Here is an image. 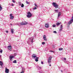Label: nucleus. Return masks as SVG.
<instances>
[{
  "label": "nucleus",
  "mask_w": 73,
  "mask_h": 73,
  "mask_svg": "<svg viewBox=\"0 0 73 73\" xmlns=\"http://www.w3.org/2000/svg\"><path fill=\"white\" fill-rule=\"evenodd\" d=\"M61 15V12H59L58 15V17H60Z\"/></svg>",
  "instance_id": "obj_16"
},
{
  "label": "nucleus",
  "mask_w": 73,
  "mask_h": 73,
  "mask_svg": "<svg viewBox=\"0 0 73 73\" xmlns=\"http://www.w3.org/2000/svg\"><path fill=\"white\" fill-rule=\"evenodd\" d=\"M3 62L1 61H0V65H1V67L3 68Z\"/></svg>",
  "instance_id": "obj_14"
},
{
  "label": "nucleus",
  "mask_w": 73,
  "mask_h": 73,
  "mask_svg": "<svg viewBox=\"0 0 73 73\" xmlns=\"http://www.w3.org/2000/svg\"><path fill=\"white\" fill-rule=\"evenodd\" d=\"M6 33H8V31H6Z\"/></svg>",
  "instance_id": "obj_37"
},
{
  "label": "nucleus",
  "mask_w": 73,
  "mask_h": 73,
  "mask_svg": "<svg viewBox=\"0 0 73 73\" xmlns=\"http://www.w3.org/2000/svg\"><path fill=\"white\" fill-rule=\"evenodd\" d=\"M16 55H17V54L16 53H15L14 54V56H16Z\"/></svg>",
  "instance_id": "obj_39"
},
{
  "label": "nucleus",
  "mask_w": 73,
  "mask_h": 73,
  "mask_svg": "<svg viewBox=\"0 0 73 73\" xmlns=\"http://www.w3.org/2000/svg\"><path fill=\"white\" fill-rule=\"evenodd\" d=\"M12 0V1L13 3H15V1L14 0Z\"/></svg>",
  "instance_id": "obj_33"
},
{
  "label": "nucleus",
  "mask_w": 73,
  "mask_h": 73,
  "mask_svg": "<svg viewBox=\"0 0 73 73\" xmlns=\"http://www.w3.org/2000/svg\"><path fill=\"white\" fill-rule=\"evenodd\" d=\"M41 64H44V63H43V62L42 61L41 62Z\"/></svg>",
  "instance_id": "obj_35"
},
{
  "label": "nucleus",
  "mask_w": 73,
  "mask_h": 73,
  "mask_svg": "<svg viewBox=\"0 0 73 73\" xmlns=\"http://www.w3.org/2000/svg\"><path fill=\"white\" fill-rule=\"evenodd\" d=\"M10 25H12V24L11 23V24H10Z\"/></svg>",
  "instance_id": "obj_44"
},
{
  "label": "nucleus",
  "mask_w": 73,
  "mask_h": 73,
  "mask_svg": "<svg viewBox=\"0 0 73 73\" xmlns=\"http://www.w3.org/2000/svg\"><path fill=\"white\" fill-rule=\"evenodd\" d=\"M14 57H15L14 56H10V61H12V58H14Z\"/></svg>",
  "instance_id": "obj_15"
},
{
  "label": "nucleus",
  "mask_w": 73,
  "mask_h": 73,
  "mask_svg": "<svg viewBox=\"0 0 73 73\" xmlns=\"http://www.w3.org/2000/svg\"><path fill=\"white\" fill-rule=\"evenodd\" d=\"M54 11L56 13H57L58 12V10H54Z\"/></svg>",
  "instance_id": "obj_21"
},
{
  "label": "nucleus",
  "mask_w": 73,
  "mask_h": 73,
  "mask_svg": "<svg viewBox=\"0 0 73 73\" xmlns=\"http://www.w3.org/2000/svg\"><path fill=\"white\" fill-rule=\"evenodd\" d=\"M61 72H63L62 70H61Z\"/></svg>",
  "instance_id": "obj_46"
},
{
  "label": "nucleus",
  "mask_w": 73,
  "mask_h": 73,
  "mask_svg": "<svg viewBox=\"0 0 73 73\" xmlns=\"http://www.w3.org/2000/svg\"><path fill=\"white\" fill-rule=\"evenodd\" d=\"M14 6V5H13V3H12L11 6Z\"/></svg>",
  "instance_id": "obj_40"
},
{
  "label": "nucleus",
  "mask_w": 73,
  "mask_h": 73,
  "mask_svg": "<svg viewBox=\"0 0 73 73\" xmlns=\"http://www.w3.org/2000/svg\"><path fill=\"white\" fill-rule=\"evenodd\" d=\"M53 48H54V46H52Z\"/></svg>",
  "instance_id": "obj_41"
},
{
  "label": "nucleus",
  "mask_w": 73,
  "mask_h": 73,
  "mask_svg": "<svg viewBox=\"0 0 73 73\" xmlns=\"http://www.w3.org/2000/svg\"><path fill=\"white\" fill-rule=\"evenodd\" d=\"M19 23H17L16 24H13L14 25H17V24H18Z\"/></svg>",
  "instance_id": "obj_36"
},
{
  "label": "nucleus",
  "mask_w": 73,
  "mask_h": 73,
  "mask_svg": "<svg viewBox=\"0 0 73 73\" xmlns=\"http://www.w3.org/2000/svg\"><path fill=\"white\" fill-rule=\"evenodd\" d=\"M34 38V37L32 36L31 38H29V40L27 41V43L29 45L30 44H32L33 42V39Z\"/></svg>",
  "instance_id": "obj_1"
},
{
  "label": "nucleus",
  "mask_w": 73,
  "mask_h": 73,
  "mask_svg": "<svg viewBox=\"0 0 73 73\" xmlns=\"http://www.w3.org/2000/svg\"><path fill=\"white\" fill-rule=\"evenodd\" d=\"M13 62V63H17V62L16 60H15Z\"/></svg>",
  "instance_id": "obj_23"
},
{
  "label": "nucleus",
  "mask_w": 73,
  "mask_h": 73,
  "mask_svg": "<svg viewBox=\"0 0 73 73\" xmlns=\"http://www.w3.org/2000/svg\"><path fill=\"white\" fill-rule=\"evenodd\" d=\"M64 60H66V58H64Z\"/></svg>",
  "instance_id": "obj_34"
},
{
  "label": "nucleus",
  "mask_w": 73,
  "mask_h": 73,
  "mask_svg": "<svg viewBox=\"0 0 73 73\" xmlns=\"http://www.w3.org/2000/svg\"><path fill=\"white\" fill-rule=\"evenodd\" d=\"M60 28H63V27H62V25L60 26Z\"/></svg>",
  "instance_id": "obj_31"
},
{
  "label": "nucleus",
  "mask_w": 73,
  "mask_h": 73,
  "mask_svg": "<svg viewBox=\"0 0 73 73\" xmlns=\"http://www.w3.org/2000/svg\"><path fill=\"white\" fill-rule=\"evenodd\" d=\"M49 27V25L48 23H46L45 25V27L46 28H48Z\"/></svg>",
  "instance_id": "obj_11"
},
{
  "label": "nucleus",
  "mask_w": 73,
  "mask_h": 73,
  "mask_svg": "<svg viewBox=\"0 0 73 73\" xmlns=\"http://www.w3.org/2000/svg\"><path fill=\"white\" fill-rule=\"evenodd\" d=\"M53 33H55V34H56V33H57V32H56V31H53Z\"/></svg>",
  "instance_id": "obj_29"
},
{
  "label": "nucleus",
  "mask_w": 73,
  "mask_h": 73,
  "mask_svg": "<svg viewBox=\"0 0 73 73\" xmlns=\"http://www.w3.org/2000/svg\"><path fill=\"white\" fill-rule=\"evenodd\" d=\"M9 69L7 68H5V73H9Z\"/></svg>",
  "instance_id": "obj_10"
},
{
  "label": "nucleus",
  "mask_w": 73,
  "mask_h": 73,
  "mask_svg": "<svg viewBox=\"0 0 73 73\" xmlns=\"http://www.w3.org/2000/svg\"><path fill=\"white\" fill-rule=\"evenodd\" d=\"M0 52L1 53H2L3 52V50L1 49V50H0Z\"/></svg>",
  "instance_id": "obj_28"
},
{
  "label": "nucleus",
  "mask_w": 73,
  "mask_h": 73,
  "mask_svg": "<svg viewBox=\"0 0 73 73\" xmlns=\"http://www.w3.org/2000/svg\"><path fill=\"white\" fill-rule=\"evenodd\" d=\"M65 23H66V22H65L64 24Z\"/></svg>",
  "instance_id": "obj_47"
},
{
  "label": "nucleus",
  "mask_w": 73,
  "mask_h": 73,
  "mask_svg": "<svg viewBox=\"0 0 73 73\" xmlns=\"http://www.w3.org/2000/svg\"><path fill=\"white\" fill-rule=\"evenodd\" d=\"M7 48L10 51H11L12 50V46H7Z\"/></svg>",
  "instance_id": "obj_9"
},
{
  "label": "nucleus",
  "mask_w": 73,
  "mask_h": 73,
  "mask_svg": "<svg viewBox=\"0 0 73 73\" xmlns=\"http://www.w3.org/2000/svg\"><path fill=\"white\" fill-rule=\"evenodd\" d=\"M19 6H21V7H22V8H23V7H24V4H23V3H22L21 2H19Z\"/></svg>",
  "instance_id": "obj_7"
},
{
  "label": "nucleus",
  "mask_w": 73,
  "mask_h": 73,
  "mask_svg": "<svg viewBox=\"0 0 73 73\" xmlns=\"http://www.w3.org/2000/svg\"><path fill=\"white\" fill-rule=\"evenodd\" d=\"M1 57V55H0V57Z\"/></svg>",
  "instance_id": "obj_45"
},
{
  "label": "nucleus",
  "mask_w": 73,
  "mask_h": 73,
  "mask_svg": "<svg viewBox=\"0 0 73 73\" xmlns=\"http://www.w3.org/2000/svg\"><path fill=\"white\" fill-rule=\"evenodd\" d=\"M42 45H45V43L44 42H42Z\"/></svg>",
  "instance_id": "obj_30"
},
{
  "label": "nucleus",
  "mask_w": 73,
  "mask_h": 73,
  "mask_svg": "<svg viewBox=\"0 0 73 73\" xmlns=\"http://www.w3.org/2000/svg\"><path fill=\"white\" fill-rule=\"evenodd\" d=\"M56 24L57 26H59V25H60V24H61V23H56Z\"/></svg>",
  "instance_id": "obj_20"
},
{
  "label": "nucleus",
  "mask_w": 73,
  "mask_h": 73,
  "mask_svg": "<svg viewBox=\"0 0 73 73\" xmlns=\"http://www.w3.org/2000/svg\"><path fill=\"white\" fill-rule=\"evenodd\" d=\"M52 60V57L50 56L49 58L48 59V63L49 64L51 62V61H50L51 60Z\"/></svg>",
  "instance_id": "obj_8"
},
{
  "label": "nucleus",
  "mask_w": 73,
  "mask_h": 73,
  "mask_svg": "<svg viewBox=\"0 0 73 73\" xmlns=\"http://www.w3.org/2000/svg\"><path fill=\"white\" fill-rule=\"evenodd\" d=\"M72 19H71L68 22V25H70V24H71L73 22V16L72 17Z\"/></svg>",
  "instance_id": "obj_6"
},
{
  "label": "nucleus",
  "mask_w": 73,
  "mask_h": 73,
  "mask_svg": "<svg viewBox=\"0 0 73 73\" xmlns=\"http://www.w3.org/2000/svg\"><path fill=\"white\" fill-rule=\"evenodd\" d=\"M28 24V22L25 21L24 22H22L21 23H18L17 24V25H18L19 26H21V25H27V24Z\"/></svg>",
  "instance_id": "obj_3"
},
{
  "label": "nucleus",
  "mask_w": 73,
  "mask_h": 73,
  "mask_svg": "<svg viewBox=\"0 0 73 73\" xmlns=\"http://www.w3.org/2000/svg\"><path fill=\"white\" fill-rule=\"evenodd\" d=\"M49 66H51V64H50Z\"/></svg>",
  "instance_id": "obj_43"
},
{
  "label": "nucleus",
  "mask_w": 73,
  "mask_h": 73,
  "mask_svg": "<svg viewBox=\"0 0 73 73\" xmlns=\"http://www.w3.org/2000/svg\"><path fill=\"white\" fill-rule=\"evenodd\" d=\"M59 50H63V48H60L58 49Z\"/></svg>",
  "instance_id": "obj_22"
},
{
  "label": "nucleus",
  "mask_w": 73,
  "mask_h": 73,
  "mask_svg": "<svg viewBox=\"0 0 73 73\" xmlns=\"http://www.w3.org/2000/svg\"><path fill=\"white\" fill-rule=\"evenodd\" d=\"M52 5L54 7H55V9L58 8V5L57 3L54 2L52 3Z\"/></svg>",
  "instance_id": "obj_4"
},
{
  "label": "nucleus",
  "mask_w": 73,
  "mask_h": 73,
  "mask_svg": "<svg viewBox=\"0 0 73 73\" xmlns=\"http://www.w3.org/2000/svg\"><path fill=\"white\" fill-rule=\"evenodd\" d=\"M10 19H11V20H13V19L14 17H13V16H12V14H11L10 15Z\"/></svg>",
  "instance_id": "obj_12"
},
{
  "label": "nucleus",
  "mask_w": 73,
  "mask_h": 73,
  "mask_svg": "<svg viewBox=\"0 0 73 73\" xmlns=\"http://www.w3.org/2000/svg\"><path fill=\"white\" fill-rule=\"evenodd\" d=\"M50 52H53L52 50L50 51Z\"/></svg>",
  "instance_id": "obj_42"
},
{
  "label": "nucleus",
  "mask_w": 73,
  "mask_h": 73,
  "mask_svg": "<svg viewBox=\"0 0 73 73\" xmlns=\"http://www.w3.org/2000/svg\"><path fill=\"white\" fill-rule=\"evenodd\" d=\"M35 6H36V7H37V5L35 4Z\"/></svg>",
  "instance_id": "obj_38"
},
{
  "label": "nucleus",
  "mask_w": 73,
  "mask_h": 73,
  "mask_svg": "<svg viewBox=\"0 0 73 73\" xmlns=\"http://www.w3.org/2000/svg\"><path fill=\"white\" fill-rule=\"evenodd\" d=\"M43 38L44 40V41H47V39H46V36H45V35H44L43 36Z\"/></svg>",
  "instance_id": "obj_13"
},
{
  "label": "nucleus",
  "mask_w": 73,
  "mask_h": 73,
  "mask_svg": "<svg viewBox=\"0 0 73 73\" xmlns=\"http://www.w3.org/2000/svg\"><path fill=\"white\" fill-rule=\"evenodd\" d=\"M62 29H63L62 28H60L59 31V32H61L62 31Z\"/></svg>",
  "instance_id": "obj_18"
},
{
  "label": "nucleus",
  "mask_w": 73,
  "mask_h": 73,
  "mask_svg": "<svg viewBox=\"0 0 73 73\" xmlns=\"http://www.w3.org/2000/svg\"><path fill=\"white\" fill-rule=\"evenodd\" d=\"M33 9H34V10H35V9H37V7H35V8Z\"/></svg>",
  "instance_id": "obj_27"
},
{
  "label": "nucleus",
  "mask_w": 73,
  "mask_h": 73,
  "mask_svg": "<svg viewBox=\"0 0 73 73\" xmlns=\"http://www.w3.org/2000/svg\"><path fill=\"white\" fill-rule=\"evenodd\" d=\"M27 14V17L28 18H30V17H31L32 15V14H31L30 12H28Z\"/></svg>",
  "instance_id": "obj_5"
},
{
  "label": "nucleus",
  "mask_w": 73,
  "mask_h": 73,
  "mask_svg": "<svg viewBox=\"0 0 73 73\" xmlns=\"http://www.w3.org/2000/svg\"><path fill=\"white\" fill-rule=\"evenodd\" d=\"M38 69H41V68L40 67H38Z\"/></svg>",
  "instance_id": "obj_32"
},
{
  "label": "nucleus",
  "mask_w": 73,
  "mask_h": 73,
  "mask_svg": "<svg viewBox=\"0 0 73 73\" xmlns=\"http://www.w3.org/2000/svg\"><path fill=\"white\" fill-rule=\"evenodd\" d=\"M52 27H53L54 28L55 27H56V25H52Z\"/></svg>",
  "instance_id": "obj_26"
},
{
  "label": "nucleus",
  "mask_w": 73,
  "mask_h": 73,
  "mask_svg": "<svg viewBox=\"0 0 73 73\" xmlns=\"http://www.w3.org/2000/svg\"><path fill=\"white\" fill-rule=\"evenodd\" d=\"M26 3H27V4H30V3L28 2V1H27L26 2Z\"/></svg>",
  "instance_id": "obj_25"
},
{
  "label": "nucleus",
  "mask_w": 73,
  "mask_h": 73,
  "mask_svg": "<svg viewBox=\"0 0 73 73\" xmlns=\"http://www.w3.org/2000/svg\"><path fill=\"white\" fill-rule=\"evenodd\" d=\"M32 57L33 58L35 59V61L36 62H37L38 61V59L39 58V57H37V56L35 54H33L32 55Z\"/></svg>",
  "instance_id": "obj_2"
},
{
  "label": "nucleus",
  "mask_w": 73,
  "mask_h": 73,
  "mask_svg": "<svg viewBox=\"0 0 73 73\" xmlns=\"http://www.w3.org/2000/svg\"><path fill=\"white\" fill-rule=\"evenodd\" d=\"M3 8L1 7V5H0V11H1L2 10V9Z\"/></svg>",
  "instance_id": "obj_19"
},
{
  "label": "nucleus",
  "mask_w": 73,
  "mask_h": 73,
  "mask_svg": "<svg viewBox=\"0 0 73 73\" xmlns=\"http://www.w3.org/2000/svg\"><path fill=\"white\" fill-rule=\"evenodd\" d=\"M14 29H11V33H12V34H13V33H14V31H13V30Z\"/></svg>",
  "instance_id": "obj_17"
},
{
  "label": "nucleus",
  "mask_w": 73,
  "mask_h": 73,
  "mask_svg": "<svg viewBox=\"0 0 73 73\" xmlns=\"http://www.w3.org/2000/svg\"><path fill=\"white\" fill-rule=\"evenodd\" d=\"M22 71H24V70H25V68H24L23 67L22 68Z\"/></svg>",
  "instance_id": "obj_24"
}]
</instances>
